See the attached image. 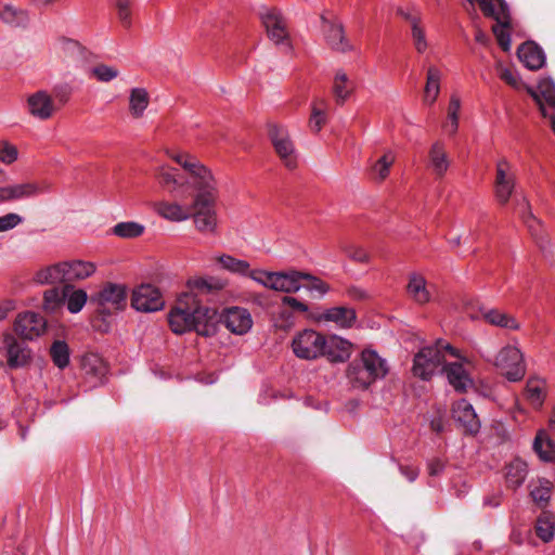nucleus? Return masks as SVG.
<instances>
[{
  "label": "nucleus",
  "instance_id": "aec40b11",
  "mask_svg": "<svg viewBox=\"0 0 555 555\" xmlns=\"http://www.w3.org/2000/svg\"><path fill=\"white\" fill-rule=\"evenodd\" d=\"M43 189L36 182H24L0 186V204L30 198L42 193Z\"/></svg>",
  "mask_w": 555,
  "mask_h": 555
},
{
  "label": "nucleus",
  "instance_id": "3c124183",
  "mask_svg": "<svg viewBox=\"0 0 555 555\" xmlns=\"http://www.w3.org/2000/svg\"><path fill=\"white\" fill-rule=\"evenodd\" d=\"M535 533L543 542H550L554 538V524L546 515L538 517L535 526Z\"/></svg>",
  "mask_w": 555,
  "mask_h": 555
},
{
  "label": "nucleus",
  "instance_id": "13d9d810",
  "mask_svg": "<svg viewBox=\"0 0 555 555\" xmlns=\"http://www.w3.org/2000/svg\"><path fill=\"white\" fill-rule=\"evenodd\" d=\"M527 397L533 404H542L543 402V389L537 379H529L527 383Z\"/></svg>",
  "mask_w": 555,
  "mask_h": 555
},
{
  "label": "nucleus",
  "instance_id": "0eeeda50",
  "mask_svg": "<svg viewBox=\"0 0 555 555\" xmlns=\"http://www.w3.org/2000/svg\"><path fill=\"white\" fill-rule=\"evenodd\" d=\"M127 287L124 284L107 282L91 297V302L98 306L101 314L111 315L124 310L127 305Z\"/></svg>",
  "mask_w": 555,
  "mask_h": 555
},
{
  "label": "nucleus",
  "instance_id": "774afa93",
  "mask_svg": "<svg viewBox=\"0 0 555 555\" xmlns=\"http://www.w3.org/2000/svg\"><path fill=\"white\" fill-rule=\"evenodd\" d=\"M444 462L439 457H434L428 461L427 469L430 476H439L444 469Z\"/></svg>",
  "mask_w": 555,
  "mask_h": 555
},
{
  "label": "nucleus",
  "instance_id": "4c0bfd02",
  "mask_svg": "<svg viewBox=\"0 0 555 555\" xmlns=\"http://www.w3.org/2000/svg\"><path fill=\"white\" fill-rule=\"evenodd\" d=\"M65 285L62 288L53 287L47 289L43 293L42 308L48 313H55L65 305Z\"/></svg>",
  "mask_w": 555,
  "mask_h": 555
},
{
  "label": "nucleus",
  "instance_id": "9b49d317",
  "mask_svg": "<svg viewBox=\"0 0 555 555\" xmlns=\"http://www.w3.org/2000/svg\"><path fill=\"white\" fill-rule=\"evenodd\" d=\"M131 307L137 311L154 312L163 309L160 291L152 284H141L132 291Z\"/></svg>",
  "mask_w": 555,
  "mask_h": 555
},
{
  "label": "nucleus",
  "instance_id": "69168bd1",
  "mask_svg": "<svg viewBox=\"0 0 555 555\" xmlns=\"http://www.w3.org/2000/svg\"><path fill=\"white\" fill-rule=\"evenodd\" d=\"M517 207H518L519 214L521 215L524 220L528 223V227L532 228V224L530 222H535V218L532 215L531 207H530L527 198L522 197L520 201H518Z\"/></svg>",
  "mask_w": 555,
  "mask_h": 555
},
{
  "label": "nucleus",
  "instance_id": "9d476101",
  "mask_svg": "<svg viewBox=\"0 0 555 555\" xmlns=\"http://www.w3.org/2000/svg\"><path fill=\"white\" fill-rule=\"evenodd\" d=\"M322 31L327 46L337 52L346 53L353 50V46L349 42L345 35L343 23L328 13L321 14Z\"/></svg>",
  "mask_w": 555,
  "mask_h": 555
},
{
  "label": "nucleus",
  "instance_id": "39448f33",
  "mask_svg": "<svg viewBox=\"0 0 555 555\" xmlns=\"http://www.w3.org/2000/svg\"><path fill=\"white\" fill-rule=\"evenodd\" d=\"M488 17H492V33L500 48L507 52L511 50V33L514 28L511 17V9L505 0H488Z\"/></svg>",
  "mask_w": 555,
  "mask_h": 555
},
{
  "label": "nucleus",
  "instance_id": "5701e85b",
  "mask_svg": "<svg viewBox=\"0 0 555 555\" xmlns=\"http://www.w3.org/2000/svg\"><path fill=\"white\" fill-rule=\"evenodd\" d=\"M304 272L297 270L279 271L271 275L270 289L282 293H297L301 288Z\"/></svg>",
  "mask_w": 555,
  "mask_h": 555
},
{
  "label": "nucleus",
  "instance_id": "c756f323",
  "mask_svg": "<svg viewBox=\"0 0 555 555\" xmlns=\"http://www.w3.org/2000/svg\"><path fill=\"white\" fill-rule=\"evenodd\" d=\"M63 267L65 285L85 280L91 276L96 270V266L93 262L83 260L63 261Z\"/></svg>",
  "mask_w": 555,
  "mask_h": 555
},
{
  "label": "nucleus",
  "instance_id": "ea45409f",
  "mask_svg": "<svg viewBox=\"0 0 555 555\" xmlns=\"http://www.w3.org/2000/svg\"><path fill=\"white\" fill-rule=\"evenodd\" d=\"M460 109L461 100L457 94H452L448 106L447 120L442 125L444 132L450 137L454 135L459 129Z\"/></svg>",
  "mask_w": 555,
  "mask_h": 555
},
{
  "label": "nucleus",
  "instance_id": "4468645a",
  "mask_svg": "<svg viewBox=\"0 0 555 555\" xmlns=\"http://www.w3.org/2000/svg\"><path fill=\"white\" fill-rule=\"evenodd\" d=\"M46 330V319L33 311L18 313L14 321V331L23 339L33 340L41 336Z\"/></svg>",
  "mask_w": 555,
  "mask_h": 555
},
{
  "label": "nucleus",
  "instance_id": "c85d7f7f",
  "mask_svg": "<svg viewBox=\"0 0 555 555\" xmlns=\"http://www.w3.org/2000/svg\"><path fill=\"white\" fill-rule=\"evenodd\" d=\"M427 166L437 178H442L447 173L450 158L441 141H437L430 146Z\"/></svg>",
  "mask_w": 555,
  "mask_h": 555
},
{
  "label": "nucleus",
  "instance_id": "7c9ffc66",
  "mask_svg": "<svg viewBox=\"0 0 555 555\" xmlns=\"http://www.w3.org/2000/svg\"><path fill=\"white\" fill-rule=\"evenodd\" d=\"M81 369L85 375L94 379L95 383H102L108 372V366L103 358L93 352L82 357Z\"/></svg>",
  "mask_w": 555,
  "mask_h": 555
},
{
  "label": "nucleus",
  "instance_id": "79ce46f5",
  "mask_svg": "<svg viewBox=\"0 0 555 555\" xmlns=\"http://www.w3.org/2000/svg\"><path fill=\"white\" fill-rule=\"evenodd\" d=\"M217 262L223 270L233 274L246 276L249 273V262L243 259H237L231 255L222 254L216 258Z\"/></svg>",
  "mask_w": 555,
  "mask_h": 555
},
{
  "label": "nucleus",
  "instance_id": "b1692460",
  "mask_svg": "<svg viewBox=\"0 0 555 555\" xmlns=\"http://www.w3.org/2000/svg\"><path fill=\"white\" fill-rule=\"evenodd\" d=\"M452 416L467 433L475 434L479 430L480 423L477 414L473 405L465 399H461L454 403Z\"/></svg>",
  "mask_w": 555,
  "mask_h": 555
},
{
  "label": "nucleus",
  "instance_id": "e2e57ef3",
  "mask_svg": "<svg viewBox=\"0 0 555 555\" xmlns=\"http://www.w3.org/2000/svg\"><path fill=\"white\" fill-rule=\"evenodd\" d=\"M271 275H274V272H269V271H266L262 269H254L253 270L249 268V273H247L246 276L250 278L251 280L261 284L262 286L270 288L269 280L271 278Z\"/></svg>",
  "mask_w": 555,
  "mask_h": 555
},
{
  "label": "nucleus",
  "instance_id": "393cba45",
  "mask_svg": "<svg viewBox=\"0 0 555 555\" xmlns=\"http://www.w3.org/2000/svg\"><path fill=\"white\" fill-rule=\"evenodd\" d=\"M352 351V344L339 336L333 335L328 338L325 337L324 353L325 357L332 363H339L347 361Z\"/></svg>",
  "mask_w": 555,
  "mask_h": 555
},
{
  "label": "nucleus",
  "instance_id": "7ed1b4c3",
  "mask_svg": "<svg viewBox=\"0 0 555 555\" xmlns=\"http://www.w3.org/2000/svg\"><path fill=\"white\" fill-rule=\"evenodd\" d=\"M388 373L386 360L372 349H364L347 367V378L353 388L367 389Z\"/></svg>",
  "mask_w": 555,
  "mask_h": 555
},
{
  "label": "nucleus",
  "instance_id": "423d86ee",
  "mask_svg": "<svg viewBox=\"0 0 555 555\" xmlns=\"http://www.w3.org/2000/svg\"><path fill=\"white\" fill-rule=\"evenodd\" d=\"M325 336L314 330L298 332L292 339L294 354L302 360H317L324 353Z\"/></svg>",
  "mask_w": 555,
  "mask_h": 555
},
{
  "label": "nucleus",
  "instance_id": "680f3d73",
  "mask_svg": "<svg viewBox=\"0 0 555 555\" xmlns=\"http://www.w3.org/2000/svg\"><path fill=\"white\" fill-rule=\"evenodd\" d=\"M23 218L15 214V212H9L4 216L0 217V232H5L9 230L14 229L20 223H22Z\"/></svg>",
  "mask_w": 555,
  "mask_h": 555
},
{
  "label": "nucleus",
  "instance_id": "052dcab7",
  "mask_svg": "<svg viewBox=\"0 0 555 555\" xmlns=\"http://www.w3.org/2000/svg\"><path fill=\"white\" fill-rule=\"evenodd\" d=\"M346 255L351 260L359 263H366L370 260L369 254L360 246L350 245L344 248Z\"/></svg>",
  "mask_w": 555,
  "mask_h": 555
},
{
  "label": "nucleus",
  "instance_id": "a18cd8bd",
  "mask_svg": "<svg viewBox=\"0 0 555 555\" xmlns=\"http://www.w3.org/2000/svg\"><path fill=\"white\" fill-rule=\"evenodd\" d=\"M176 171L177 170L175 168L162 166L155 172V178L157 179L158 183L164 189H167L171 194L179 185H182V183L178 181Z\"/></svg>",
  "mask_w": 555,
  "mask_h": 555
},
{
  "label": "nucleus",
  "instance_id": "ddd939ff",
  "mask_svg": "<svg viewBox=\"0 0 555 555\" xmlns=\"http://www.w3.org/2000/svg\"><path fill=\"white\" fill-rule=\"evenodd\" d=\"M528 93L533 98L544 117H550L551 128L555 133V114H548L545 105L555 109V82L552 78H542L537 87H526Z\"/></svg>",
  "mask_w": 555,
  "mask_h": 555
},
{
  "label": "nucleus",
  "instance_id": "6e6d98bb",
  "mask_svg": "<svg viewBox=\"0 0 555 555\" xmlns=\"http://www.w3.org/2000/svg\"><path fill=\"white\" fill-rule=\"evenodd\" d=\"M552 485L547 479L540 480L539 485L530 491L535 503H547L551 499Z\"/></svg>",
  "mask_w": 555,
  "mask_h": 555
},
{
  "label": "nucleus",
  "instance_id": "49530a36",
  "mask_svg": "<svg viewBox=\"0 0 555 555\" xmlns=\"http://www.w3.org/2000/svg\"><path fill=\"white\" fill-rule=\"evenodd\" d=\"M145 231V227L135 221L119 222L114 225L112 232L121 238H135L141 236Z\"/></svg>",
  "mask_w": 555,
  "mask_h": 555
},
{
  "label": "nucleus",
  "instance_id": "09e8293b",
  "mask_svg": "<svg viewBox=\"0 0 555 555\" xmlns=\"http://www.w3.org/2000/svg\"><path fill=\"white\" fill-rule=\"evenodd\" d=\"M117 16L121 25L129 28L132 24V12L135 0H114Z\"/></svg>",
  "mask_w": 555,
  "mask_h": 555
},
{
  "label": "nucleus",
  "instance_id": "338daca9",
  "mask_svg": "<svg viewBox=\"0 0 555 555\" xmlns=\"http://www.w3.org/2000/svg\"><path fill=\"white\" fill-rule=\"evenodd\" d=\"M346 295L351 299L356 301H365L370 299V294L367 291L360 286L350 285L346 288Z\"/></svg>",
  "mask_w": 555,
  "mask_h": 555
},
{
  "label": "nucleus",
  "instance_id": "f704fd0d",
  "mask_svg": "<svg viewBox=\"0 0 555 555\" xmlns=\"http://www.w3.org/2000/svg\"><path fill=\"white\" fill-rule=\"evenodd\" d=\"M527 475L528 465L524 460L519 457L514 459L506 466V482L513 488L520 487L524 483Z\"/></svg>",
  "mask_w": 555,
  "mask_h": 555
},
{
  "label": "nucleus",
  "instance_id": "f257e3e1",
  "mask_svg": "<svg viewBox=\"0 0 555 555\" xmlns=\"http://www.w3.org/2000/svg\"><path fill=\"white\" fill-rule=\"evenodd\" d=\"M228 282L218 278H198L188 282L190 292L182 294L168 314L170 328L176 334L195 331L208 336L217 320V308L204 304L210 295L224 289Z\"/></svg>",
  "mask_w": 555,
  "mask_h": 555
},
{
  "label": "nucleus",
  "instance_id": "0e129e2a",
  "mask_svg": "<svg viewBox=\"0 0 555 555\" xmlns=\"http://www.w3.org/2000/svg\"><path fill=\"white\" fill-rule=\"evenodd\" d=\"M281 301L282 306L288 307L293 312L306 313L309 310V307L306 302L300 301L292 296H284Z\"/></svg>",
  "mask_w": 555,
  "mask_h": 555
},
{
  "label": "nucleus",
  "instance_id": "a211bd4d",
  "mask_svg": "<svg viewBox=\"0 0 555 555\" xmlns=\"http://www.w3.org/2000/svg\"><path fill=\"white\" fill-rule=\"evenodd\" d=\"M405 294L413 304L425 306L433 300L434 285L428 284L423 274L412 272L408 275Z\"/></svg>",
  "mask_w": 555,
  "mask_h": 555
},
{
  "label": "nucleus",
  "instance_id": "c03bdc74",
  "mask_svg": "<svg viewBox=\"0 0 555 555\" xmlns=\"http://www.w3.org/2000/svg\"><path fill=\"white\" fill-rule=\"evenodd\" d=\"M488 324L511 331H517L520 327L513 315L495 309L488 310Z\"/></svg>",
  "mask_w": 555,
  "mask_h": 555
},
{
  "label": "nucleus",
  "instance_id": "c9c22d12",
  "mask_svg": "<svg viewBox=\"0 0 555 555\" xmlns=\"http://www.w3.org/2000/svg\"><path fill=\"white\" fill-rule=\"evenodd\" d=\"M34 280L38 284H65L63 262L40 269L36 272Z\"/></svg>",
  "mask_w": 555,
  "mask_h": 555
},
{
  "label": "nucleus",
  "instance_id": "f8f14e48",
  "mask_svg": "<svg viewBox=\"0 0 555 555\" xmlns=\"http://www.w3.org/2000/svg\"><path fill=\"white\" fill-rule=\"evenodd\" d=\"M171 158L190 173L194 190L216 180L211 170L190 154L178 153L171 155Z\"/></svg>",
  "mask_w": 555,
  "mask_h": 555
},
{
  "label": "nucleus",
  "instance_id": "2f4dec72",
  "mask_svg": "<svg viewBox=\"0 0 555 555\" xmlns=\"http://www.w3.org/2000/svg\"><path fill=\"white\" fill-rule=\"evenodd\" d=\"M532 450L544 463H555V441L545 429H539L533 439Z\"/></svg>",
  "mask_w": 555,
  "mask_h": 555
},
{
  "label": "nucleus",
  "instance_id": "bf43d9fd",
  "mask_svg": "<svg viewBox=\"0 0 555 555\" xmlns=\"http://www.w3.org/2000/svg\"><path fill=\"white\" fill-rule=\"evenodd\" d=\"M17 155L18 152L14 145L5 141L0 142V160L2 163L10 165L17 159Z\"/></svg>",
  "mask_w": 555,
  "mask_h": 555
},
{
  "label": "nucleus",
  "instance_id": "bb28decb",
  "mask_svg": "<svg viewBox=\"0 0 555 555\" xmlns=\"http://www.w3.org/2000/svg\"><path fill=\"white\" fill-rule=\"evenodd\" d=\"M154 211L170 222H182L191 218V206L176 202L158 201L153 204Z\"/></svg>",
  "mask_w": 555,
  "mask_h": 555
},
{
  "label": "nucleus",
  "instance_id": "cd10ccee",
  "mask_svg": "<svg viewBox=\"0 0 555 555\" xmlns=\"http://www.w3.org/2000/svg\"><path fill=\"white\" fill-rule=\"evenodd\" d=\"M318 321L333 322L341 328H350L357 321V312L349 307H333L325 309L319 317Z\"/></svg>",
  "mask_w": 555,
  "mask_h": 555
},
{
  "label": "nucleus",
  "instance_id": "6e6552de",
  "mask_svg": "<svg viewBox=\"0 0 555 555\" xmlns=\"http://www.w3.org/2000/svg\"><path fill=\"white\" fill-rule=\"evenodd\" d=\"M494 365L509 382H518L526 374L524 356L515 346L503 347L495 357Z\"/></svg>",
  "mask_w": 555,
  "mask_h": 555
},
{
  "label": "nucleus",
  "instance_id": "de8ad7c7",
  "mask_svg": "<svg viewBox=\"0 0 555 555\" xmlns=\"http://www.w3.org/2000/svg\"><path fill=\"white\" fill-rule=\"evenodd\" d=\"M325 106L326 102L324 100H319L313 103L309 119V127L313 132H319L326 124Z\"/></svg>",
  "mask_w": 555,
  "mask_h": 555
},
{
  "label": "nucleus",
  "instance_id": "8fccbe9b",
  "mask_svg": "<svg viewBox=\"0 0 555 555\" xmlns=\"http://www.w3.org/2000/svg\"><path fill=\"white\" fill-rule=\"evenodd\" d=\"M395 162V156L391 152L385 153L372 167L373 176L379 181L385 180L390 171V167Z\"/></svg>",
  "mask_w": 555,
  "mask_h": 555
},
{
  "label": "nucleus",
  "instance_id": "412c9836",
  "mask_svg": "<svg viewBox=\"0 0 555 555\" xmlns=\"http://www.w3.org/2000/svg\"><path fill=\"white\" fill-rule=\"evenodd\" d=\"M7 348V362L10 369H21L31 361V350L23 343L17 341L13 336L4 337Z\"/></svg>",
  "mask_w": 555,
  "mask_h": 555
},
{
  "label": "nucleus",
  "instance_id": "dca6fc26",
  "mask_svg": "<svg viewBox=\"0 0 555 555\" xmlns=\"http://www.w3.org/2000/svg\"><path fill=\"white\" fill-rule=\"evenodd\" d=\"M216 322H221L235 335H244L253 326V319L249 311L242 307H230L224 309L220 317L217 315L215 323Z\"/></svg>",
  "mask_w": 555,
  "mask_h": 555
},
{
  "label": "nucleus",
  "instance_id": "e433bc0d",
  "mask_svg": "<svg viewBox=\"0 0 555 555\" xmlns=\"http://www.w3.org/2000/svg\"><path fill=\"white\" fill-rule=\"evenodd\" d=\"M49 354L57 369L64 370L69 365L70 350L65 340H54L49 349Z\"/></svg>",
  "mask_w": 555,
  "mask_h": 555
},
{
  "label": "nucleus",
  "instance_id": "37998d69",
  "mask_svg": "<svg viewBox=\"0 0 555 555\" xmlns=\"http://www.w3.org/2000/svg\"><path fill=\"white\" fill-rule=\"evenodd\" d=\"M352 83L349 81L346 73L338 70L333 82V93L336 103L343 105L352 92Z\"/></svg>",
  "mask_w": 555,
  "mask_h": 555
},
{
  "label": "nucleus",
  "instance_id": "2eb2a0df",
  "mask_svg": "<svg viewBox=\"0 0 555 555\" xmlns=\"http://www.w3.org/2000/svg\"><path fill=\"white\" fill-rule=\"evenodd\" d=\"M459 359L461 361L443 364L442 372L452 388L459 393H464L474 386V380L466 369V365L470 364L469 361L461 356Z\"/></svg>",
  "mask_w": 555,
  "mask_h": 555
},
{
  "label": "nucleus",
  "instance_id": "4d7b16f0",
  "mask_svg": "<svg viewBox=\"0 0 555 555\" xmlns=\"http://www.w3.org/2000/svg\"><path fill=\"white\" fill-rule=\"evenodd\" d=\"M92 75L103 82H108L118 76V70L112 66L100 64L92 68Z\"/></svg>",
  "mask_w": 555,
  "mask_h": 555
},
{
  "label": "nucleus",
  "instance_id": "5fc2aeb1",
  "mask_svg": "<svg viewBox=\"0 0 555 555\" xmlns=\"http://www.w3.org/2000/svg\"><path fill=\"white\" fill-rule=\"evenodd\" d=\"M302 280L309 282V284L306 285V289L311 293H318V298H322L331 289L330 285L326 282L310 273L304 272Z\"/></svg>",
  "mask_w": 555,
  "mask_h": 555
},
{
  "label": "nucleus",
  "instance_id": "72a5a7b5",
  "mask_svg": "<svg viewBox=\"0 0 555 555\" xmlns=\"http://www.w3.org/2000/svg\"><path fill=\"white\" fill-rule=\"evenodd\" d=\"M0 21L10 27H25L29 17L26 10L12 4H3L0 7Z\"/></svg>",
  "mask_w": 555,
  "mask_h": 555
},
{
  "label": "nucleus",
  "instance_id": "a19ab883",
  "mask_svg": "<svg viewBox=\"0 0 555 555\" xmlns=\"http://www.w3.org/2000/svg\"><path fill=\"white\" fill-rule=\"evenodd\" d=\"M150 103V96L144 88H133L129 96V111L134 118L143 115Z\"/></svg>",
  "mask_w": 555,
  "mask_h": 555
},
{
  "label": "nucleus",
  "instance_id": "20e7f679",
  "mask_svg": "<svg viewBox=\"0 0 555 555\" xmlns=\"http://www.w3.org/2000/svg\"><path fill=\"white\" fill-rule=\"evenodd\" d=\"M444 352L450 353L454 358H460L459 350L442 340H438L433 346L422 348L414 356L412 367L414 376L423 380H429L446 364Z\"/></svg>",
  "mask_w": 555,
  "mask_h": 555
},
{
  "label": "nucleus",
  "instance_id": "1a4fd4ad",
  "mask_svg": "<svg viewBox=\"0 0 555 555\" xmlns=\"http://www.w3.org/2000/svg\"><path fill=\"white\" fill-rule=\"evenodd\" d=\"M268 134L275 153L288 169L297 167V154L288 131L276 124L268 126Z\"/></svg>",
  "mask_w": 555,
  "mask_h": 555
},
{
  "label": "nucleus",
  "instance_id": "6ab92c4d",
  "mask_svg": "<svg viewBox=\"0 0 555 555\" xmlns=\"http://www.w3.org/2000/svg\"><path fill=\"white\" fill-rule=\"evenodd\" d=\"M515 188V176L509 163L505 159L498 162L494 180V194L496 199L505 204Z\"/></svg>",
  "mask_w": 555,
  "mask_h": 555
},
{
  "label": "nucleus",
  "instance_id": "4be33fe9",
  "mask_svg": "<svg viewBox=\"0 0 555 555\" xmlns=\"http://www.w3.org/2000/svg\"><path fill=\"white\" fill-rule=\"evenodd\" d=\"M27 107L29 114L40 120L51 118L56 111L51 95L43 90H39L28 96Z\"/></svg>",
  "mask_w": 555,
  "mask_h": 555
},
{
  "label": "nucleus",
  "instance_id": "a878e982",
  "mask_svg": "<svg viewBox=\"0 0 555 555\" xmlns=\"http://www.w3.org/2000/svg\"><path fill=\"white\" fill-rule=\"evenodd\" d=\"M517 55L519 61L530 70L542 68L546 62L543 49L533 41L522 43L517 50Z\"/></svg>",
  "mask_w": 555,
  "mask_h": 555
},
{
  "label": "nucleus",
  "instance_id": "f3484780",
  "mask_svg": "<svg viewBox=\"0 0 555 555\" xmlns=\"http://www.w3.org/2000/svg\"><path fill=\"white\" fill-rule=\"evenodd\" d=\"M261 21L272 41L276 44H285L291 49L286 22L280 10L276 8L267 9L261 13Z\"/></svg>",
  "mask_w": 555,
  "mask_h": 555
},
{
  "label": "nucleus",
  "instance_id": "603ef678",
  "mask_svg": "<svg viewBox=\"0 0 555 555\" xmlns=\"http://www.w3.org/2000/svg\"><path fill=\"white\" fill-rule=\"evenodd\" d=\"M490 439L493 444L502 446L503 449H509V433L502 423H495L490 429Z\"/></svg>",
  "mask_w": 555,
  "mask_h": 555
},
{
  "label": "nucleus",
  "instance_id": "864d4df0",
  "mask_svg": "<svg viewBox=\"0 0 555 555\" xmlns=\"http://www.w3.org/2000/svg\"><path fill=\"white\" fill-rule=\"evenodd\" d=\"M411 37L415 50L418 53H424L428 48L425 28L423 27L422 23L416 25L415 20L412 21Z\"/></svg>",
  "mask_w": 555,
  "mask_h": 555
},
{
  "label": "nucleus",
  "instance_id": "58836bf2",
  "mask_svg": "<svg viewBox=\"0 0 555 555\" xmlns=\"http://www.w3.org/2000/svg\"><path fill=\"white\" fill-rule=\"evenodd\" d=\"M66 299L65 305L70 313H78L85 307L88 295L81 288H75L70 284L65 285Z\"/></svg>",
  "mask_w": 555,
  "mask_h": 555
},
{
  "label": "nucleus",
  "instance_id": "f03ea898",
  "mask_svg": "<svg viewBox=\"0 0 555 555\" xmlns=\"http://www.w3.org/2000/svg\"><path fill=\"white\" fill-rule=\"evenodd\" d=\"M191 204V218L195 229L204 235H216L218 230L217 202L219 189L217 180L194 190Z\"/></svg>",
  "mask_w": 555,
  "mask_h": 555
},
{
  "label": "nucleus",
  "instance_id": "473e14b6",
  "mask_svg": "<svg viewBox=\"0 0 555 555\" xmlns=\"http://www.w3.org/2000/svg\"><path fill=\"white\" fill-rule=\"evenodd\" d=\"M441 70L436 66H429L426 73V83L423 94L425 105H434L440 93Z\"/></svg>",
  "mask_w": 555,
  "mask_h": 555
}]
</instances>
